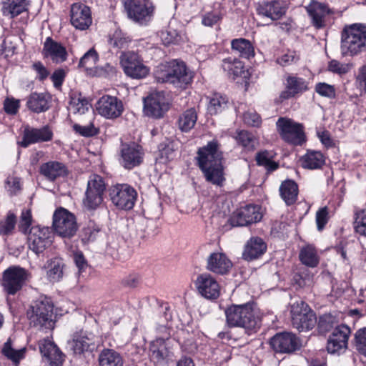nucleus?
Segmentation results:
<instances>
[{"mask_svg": "<svg viewBox=\"0 0 366 366\" xmlns=\"http://www.w3.org/2000/svg\"><path fill=\"white\" fill-rule=\"evenodd\" d=\"M196 159L205 179L213 184L221 186L225 178L222 165V152L219 149L218 142L213 140L200 147Z\"/></svg>", "mask_w": 366, "mask_h": 366, "instance_id": "f257e3e1", "label": "nucleus"}, {"mask_svg": "<svg viewBox=\"0 0 366 366\" xmlns=\"http://www.w3.org/2000/svg\"><path fill=\"white\" fill-rule=\"evenodd\" d=\"M226 323L229 327H240L247 332L260 327L262 316L254 304L232 305L224 310Z\"/></svg>", "mask_w": 366, "mask_h": 366, "instance_id": "f03ea898", "label": "nucleus"}, {"mask_svg": "<svg viewBox=\"0 0 366 366\" xmlns=\"http://www.w3.org/2000/svg\"><path fill=\"white\" fill-rule=\"evenodd\" d=\"M157 82L169 83L174 87L184 89L192 81V72L183 61L172 60L161 64L154 71Z\"/></svg>", "mask_w": 366, "mask_h": 366, "instance_id": "7ed1b4c3", "label": "nucleus"}, {"mask_svg": "<svg viewBox=\"0 0 366 366\" xmlns=\"http://www.w3.org/2000/svg\"><path fill=\"white\" fill-rule=\"evenodd\" d=\"M366 51V24L345 25L340 37V52L343 56L353 57Z\"/></svg>", "mask_w": 366, "mask_h": 366, "instance_id": "20e7f679", "label": "nucleus"}, {"mask_svg": "<svg viewBox=\"0 0 366 366\" xmlns=\"http://www.w3.org/2000/svg\"><path fill=\"white\" fill-rule=\"evenodd\" d=\"M53 307V304L47 297L39 298L34 301L27 312L30 324L39 328H52Z\"/></svg>", "mask_w": 366, "mask_h": 366, "instance_id": "39448f33", "label": "nucleus"}, {"mask_svg": "<svg viewBox=\"0 0 366 366\" xmlns=\"http://www.w3.org/2000/svg\"><path fill=\"white\" fill-rule=\"evenodd\" d=\"M292 324L300 332L312 330L317 323L315 313L303 301H297L291 305Z\"/></svg>", "mask_w": 366, "mask_h": 366, "instance_id": "423d86ee", "label": "nucleus"}, {"mask_svg": "<svg viewBox=\"0 0 366 366\" xmlns=\"http://www.w3.org/2000/svg\"><path fill=\"white\" fill-rule=\"evenodd\" d=\"M52 225L55 233L63 238L74 237L78 229L75 215L63 207L55 210Z\"/></svg>", "mask_w": 366, "mask_h": 366, "instance_id": "0eeeda50", "label": "nucleus"}, {"mask_svg": "<svg viewBox=\"0 0 366 366\" xmlns=\"http://www.w3.org/2000/svg\"><path fill=\"white\" fill-rule=\"evenodd\" d=\"M277 131L282 139L293 145H302L306 140L304 127L294 120L280 117L277 123Z\"/></svg>", "mask_w": 366, "mask_h": 366, "instance_id": "6e6552de", "label": "nucleus"}, {"mask_svg": "<svg viewBox=\"0 0 366 366\" xmlns=\"http://www.w3.org/2000/svg\"><path fill=\"white\" fill-rule=\"evenodd\" d=\"M128 17L141 25L146 24L153 16L154 6L149 0H123Z\"/></svg>", "mask_w": 366, "mask_h": 366, "instance_id": "1a4fd4ad", "label": "nucleus"}, {"mask_svg": "<svg viewBox=\"0 0 366 366\" xmlns=\"http://www.w3.org/2000/svg\"><path fill=\"white\" fill-rule=\"evenodd\" d=\"M30 273L19 266H11L3 273L2 286L9 295H15L30 279Z\"/></svg>", "mask_w": 366, "mask_h": 366, "instance_id": "9d476101", "label": "nucleus"}, {"mask_svg": "<svg viewBox=\"0 0 366 366\" xmlns=\"http://www.w3.org/2000/svg\"><path fill=\"white\" fill-rule=\"evenodd\" d=\"M106 186L102 177L92 174L89 177L83 204L88 210H94L103 202V195Z\"/></svg>", "mask_w": 366, "mask_h": 366, "instance_id": "9b49d317", "label": "nucleus"}, {"mask_svg": "<svg viewBox=\"0 0 366 366\" xmlns=\"http://www.w3.org/2000/svg\"><path fill=\"white\" fill-rule=\"evenodd\" d=\"M112 202L119 209H132L137 198V192L134 188L127 184H118L109 189Z\"/></svg>", "mask_w": 366, "mask_h": 366, "instance_id": "f8f14e48", "label": "nucleus"}, {"mask_svg": "<svg viewBox=\"0 0 366 366\" xmlns=\"http://www.w3.org/2000/svg\"><path fill=\"white\" fill-rule=\"evenodd\" d=\"M120 64L126 75L132 79H142L149 74V68L144 64L139 54L134 51L122 52Z\"/></svg>", "mask_w": 366, "mask_h": 366, "instance_id": "ddd939ff", "label": "nucleus"}, {"mask_svg": "<svg viewBox=\"0 0 366 366\" xmlns=\"http://www.w3.org/2000/svg\"><path fill=\"white\" fill-rule=\"evenodd\" d=\"M52 243V232L49 227H32L28 234L29 248L35 254L42 253Z\"/></svg>", "mask_w": 366, "mask_h": 366, "instance_id": "4468645a", "label": "nucleus"}, {"mask_svg": "<svg viewBox=\"0 0 366 366\" xmlns=\"http://www.w3.org/2000/svg\"><path fill=\"white\" fill-rule=\"evenodd\" d=\"M144 155L140 145L134 142L124 143L121 145L119 162L124 169L130 170L142 164Z\"/></svg>", "mask_w": 366, "mask_h": 366, "instance_id": "2eb2a0df", "label": "nucleus"}, {"mask_svg": "<svg viewBox=\"0 0 366 366\" xmlns=\"http://www.w3.org/2000/svg\"><path fill=\"white\" fill-rule=\"evenodd\" d=\"M70 350L75 355H84L92 353L96 348L95 336L87 331L75 332L72 339L68 342Z\"/></svg>", "mask_w": 366, "mask_h": 366, "instance_id": "dca6fc26", "label": "nucleus"}, {"mask_svg": "<svg viewBox=\"0 0 366 366\" xmlns=\"http://www.w3.org/2000/svg\"><path fill=\"white\" fill-rule=\"evenodd\" d=\"M262 217L259 207L249 204L237 209L229 222L232 227H244L259 222Z\"/></svg>", "mask_w": 366, "mask_h": 366, "instance_id": "f3484780", "label": "nucleus"}, {"mask_svg": "<svg viewBox=\"0 0 366 366\" xmlns=\"http://www.w3.org/2000/svg\"><path fill=\"white\" fill-rule=\"evenodd\" d=\"M269 344L275 352L284 354L292 353L300 347L299 338L289 332L277 333L270 339Z\"/></svg>", "mask_w": 366, "mask_h": 366, "instance_id": "a211bd4d", "label": "nucleus"}, {"mask_svg": "<svg viewBox=\"0 0 366 366\" xmlns=\"http://www.w3.org/2000/svg\"><path fill=\"white\" fill-rule=\"evenodd\" d=\"M96 110L102 117L114 119L119 117L124 111L122 102L110 95L102 97L96 103Z\"/></svg>", "mask_w": 366, "mask_h": 366, "instance_id": "6ab92c4d", "label": "nucleus"}, {"mask_svg": "<svg viewBox=\"0 0 366 366\" xmlns=\"http://www.w3.org/2000/svg\"><path fill=\"white\" fill-rule=\"evenodd\" d=\"M168 109L169 104L163 92H153L144 100V110L148 117L161 118Z\"/></svg>", "mask_w": 366, "mask_h": 366, "instance_id": "aec40b11", "label": "nucleus"}, {"mask_svg": "<svg viewBox=\"0 0 366 366\" xmlns=\"http://www.w3.org/2000/svg\"><path fill=\"white\" fill-rule=\"evenodd\" d=\"M195 287L198 292L208 300H216L220 295V286L209 273H202L197 277Z\"/></svg>", "mask_w": 366, "mask_h": 366, "instance_id": "412c9836", "label": "nucleus"}, {"mask_svg": "<svg viewBox=\"0 0 366 366\" xmlns=\"http://www.w3.org/2000/svg\"><path fill=\"white\" fill-rule=\"evenodd\" d=\"M53 138V132L48 126L41 128H34L26 126L24 127L22 140L19 144L26 148L30 144L51 141Z\"/></svg>", "mask_w": 366, "mask_h": 366, "instance_id": "4be33fe9", "label": "nucleus"}, {"mask_svg": "<svg viewBox=\"0 0 366 366\" xmlns=\"http://www.w3.org/2000/svg\"><path fill=\"white\" fill-rule=\"evenodd\" d=\"M350 329L345 325L335 328L327 340V349L330 353H339L347 347Z\"/></svg>", "mask_w": 366, "mask_h": 366, "instance_id": "5701e85b", "label": "nucleus"}, {"mask_svg": "<svg viewBox=\"0 0 366 366\" xmlns=\"http://www.w3.org/2000/svg\"><path fill=\"white\" fill-rule=\"evenodd\" d=\"M71 24L79 30L87 29L92 23L90 8L84 4L76 3L71 5Z\"/></svg>", "mask_w": 366, "mask_h": 366, "instance_id": "b1692460", "label": "nucleus"}, {"mask_svg": "<svg viewBox=\"0 0 366 366\" xmlns=\"http://www.w3.org/2000/svg\"><path fill=\"white\" fill-rule=\"evenodd\" d=\"M256 10L259 15L275 21L285 14L287 7L282 0H270L259 2L257 5Z\"/></svg>", "mask_w": 366, "mask_h": 366, "instance_id": "393cba45", "label": "nucleus"}, {"mask_svg": "<svg viewBox=\"0 0 366 366\" xmlns=\"http://www.w3.org/2000/svg\"><path fill=\"white\" fill-rule=\"evenodd\" d=\"M39 350L43 357L50 366H61L64 355L57 345L50 340L44 339L39 342Z\"/></svg>", "mask_w": 366, "mask_h": 366, "instance_id": "a878e982", "label": "nucleus"}, {"mask_svg": "<svg viewBox=\"0 0 366 366\" xmlns=\"http://www.w3.org/2000/svg\"><path fill=\"white\" fill-rule=\"evenodd\" d=\"M232 267L231 260L222 252L211 253L207 259V270L218 274H225Z\"/></svg>", "mask_w": 366, "mask_h": 366, "instance_id": "bb28decb", "label": "nucleus"}, {"mask_svg": "<svg viewBox=\"0 0 366 366\" xmlns=\"http://www.w3.org/2000/svg\"><path fill=\"white\" fill-rule=\"evenodd\" d=\"M266 242L259 237H251L245 244L242 257L247 261H252L262 257L267 251Z\"/></svg>", "mask_w": 366, "mask_h": 366, "instance_id": "cd10ccee", "label": "nucleus"}, {"mask_svg": "<svg viewBox=\"0 0 366 366\" xmlns=\"http://www.w3.org/2000/svg\"><path fill=\"white\" fill-rule=\"evenodd\" d=\"M43 53L44 56L49 57L55 63H62L67 59L66 48L60 43L47 37L44 44Z\"/></svg>", "mask_w": 366, "mask_h": 366, "instance_id": "c85d7f7f", "label": "nucleus"}, {"mask_svg": "<svg viewBox=\"0 0 366 366\" xmlns=\"http://www.w3.org/2000/svg\"><path fill=\"white\" fill-rule=\"evenodd\" d=\"M305 9L315 28L325 26V17L330 14V9L325 4L313 1Z\"/></svg>", "mask_w": 366, "mask_h": 366, "instance_id": "c756f323", "label": "nucleus"}, {"mask_svg": "<svg viewBox=\"0 0 366 366\" xmlns=\"http://www.w3.org/2000/svg\"><path fill=\"white\" fill-rule=\"evenodd\" d=\"M31 0H2L1 11L3 16L14 19L27 11Z\"/></svg>", "mask_w": 366, "mask_h": 366, "instance_id": "7c9ffc66", "label": "nucleus"}, {"mask_svg": "<svg viewBox=\"0 0 366 366\" xmlns=\"http://www.w3.org/2000/svg\"><path fill=\"white\" fill-rule=\"evenodd\" d=\"M308 89L306 81L300 77L290 76L286 80L285 90L280 95L282 99H288Z\"/></svg>", "mask_w": 366, "mask_h": 366, "instance_id": "2f4dec72", "label": "nucleus"}, {"mask_svg": "<svg viewBox=\"0 0 366 366\" xmlns=\"http://www.w3.org/2000/svg\"><path fill=\"white\" fill-rule=\"evenodd\" d=\"M39 172L49 181H54L59 177H64L68 172L65 164L56 161H50L42 164L40 166Z\"/></svg>", "mask_w": 366, "mask_h": 366, "instance_id": "473e14b6", "label": "nucleus"}, {"mask_svg": "<svg viewBox=\"0 0 366 366\" xmlns=\"http://www.w3.org/2000/svg\"><path fill=\"white\" fill-rule=\"evenodd\" d=\"M64 267L63 259L59 257H54L48 259L43 268L46 269V277L49 282H56L63 277Z\"/></svg>", "mask_w": 366, "mask_h": 366, "instance_id": "72a5a7b5", "label": "nucleus"}, {"mask_svg": "<svg viewBox=\"0 0 366 366\" xmlns=\"http://www.w3.org/2000/svg\"><path fill=\"white\" fill-rule=\"evenodd\" d=\"M49 99L47 94L34 92L28 97L26 106L34 112H44L49 109Z\"/></svg>", "mask_w": 366, "mask_h": 366, "instance_id": "f704fd0d", "label": "nucleus"}, {"mask_svg": "<svg viewBox=\"0 0 366 366\" xmlns=\"http://www.w3.org/2000/svg\"><path fill=\"white\" fill-rule=\"evenodd\" d=\"M325 157L322 152L318 151H307V153L300 159V165L308 169H317L325 164Z\"/></svg>", "mask_w": 366, "mask_h": 366, "instance_id": "c9c22d12", "label": "nucleus"}, {"mask_svg": "<svg viewBox=\"0 0 366 366\" xmlns=\"http://www.w3.org/2000/svg\"><path fill=\"white\" fill-rule=\"evenodd\" d=\"M222 68L229 78L235 79L244 72V64L235 57H228L222 60Z\"/></svg>", "mask_w": 366, "mask_h": 366, "instance_id": "e433bc0d", "label": "nucleus"}, {"mask_svg": "<svg viewBox=\"0 0 366 366\" xmlns=\"http://www.w3.org/2000/svg\"><path fill=\"white\" fill-rule=\"evenodd\" d=\"M231 48L233 52L245 59L254 56V49L250 41L244 38L232 40Z\"/></svg>", "mask_w": 366, "mask_h": 366, "instance_id": "4c0bfd02", "label": "nucleus"}, {"mask_svg": "<svg viewBox=\"0 0 366 366\" xmlns=\"http://www.w3.org/2000/svg\"><path fill=\"white\" fill-rule=\"evenodd\" d=\"M99 366H123L124 359L117 351L112 349L102 350L98 357Z\"/></svg>", "mask_w": 366, "mask_h": 366, "instance_id": "58836bf2", "label": "nucleus"}, {"mask_svg": "<svg viewBox=\"0 0 366 366\" xmlns=\"http://www.w3.org/2000/svg\"><path fill=\"white\" fill-rule=\"evenodd\" d=\"M280 193L287 205L293 204L297 199L298 186L293 180H285L280 187Z\"/></svg>", "mask_w": 366, "mask_h": 366, "instance_id": "ea45409f", "label": "nucleus"}, {"mask_svg": "<svg viewBox=\"0 0 366 366\" xmlns=\"http://www.w3.org/2000/svg\"><path fill=\"white\" fill-rule=\"evenodd\" d=\"M26 352V347H21L18 350L15 349L10 338L3 345L1 348L2 355L11 360L16 366L19 364L21 360L24 359Z\"/></svg>", "mask_w": 366, "mask_h": 366, "instance_id": "a19ab883", "label": "nucleus"}, {"mask_svg": "<svg viewBox=\"0 0 366 366\" xmlns=\"http://www.w3.org/2000/svg\"><path fill=\"white\" fill-rule=\"evenodd\" d=\"M300 261L309 267H316L320 262V257L316 248L312 244L302 247L299 253Z\"/></svg>", "mask_w": 366, "mask_h": 366, "instance_id": "79ce46f5", "label": "nucleus"}, {"mask_svg": "<svg viewBox=\"0 0 366 366\" xmlns=\"http://www.w3.org/2000/svg\"><path fill=\"white\" fill-rule=\"evenodd\" d=\"M169 333H165L162 337L157 338L151 343L150 352L152 358L157 362L164 360L168 356V350L166 347L165 340L169 339Z\"/></svg>", "mask_w": 366, "mask_h": 366, "instance_id": "37998d69", "label": "nucleus"}, {"mask_svg": "<svg viewBox=\"0 0 366 366\" xmlns=\"http://www.w3.org/2000/svg\"><path fill=\"white\" fill-rule=\"evenodd\" d=\"M197 114L194 108H190L183 112L179 117L178 125L181 131L187 132L195 125Z\"/></svg>", "mask_w": 366, "mask_h": 366, "instance_id": "c03bdc74", "label": "nucleus"}, {"mask_svg": "<svg viewBox=\"0 0 366 366\" xmlns=\"http://www.w3.org/2000/svg\"><path fill=\"white\" fill-rule=\"evenodd\" d=\"M273 158L272 152L264 150L257 153L255 160L257 165L264 167L269 172H273L279 167L278 163L273 161Z\"/></svg>", "mask_w": 366, "mask_h": 366, "instance_id": "a18cd8bd", "label": "nucleus"}, {"mask_svg": "<svg viewBox=\"0 0 366 366\" xmlns=\"http://www.w3.org/2000/svg\"><path fill=\"white\" fill-rule=\"evenodd\" d=\"M235 139L239 144L248 151H253L258 144L257 139L246 130L237 131Z\"/></svg>", "mask_w": 366, "mask_h": 366, "instance_id": "49530a36", "label": "nucleus"}, {"mask_svg": "<svg viewBox=\"0 0 366 366\" xmlns=\"http://www.w3.org/2000/svg\"><path fill=\"white\" fill-rule=\"evenodd\" d=\"M228 99L220 94H214L209 100L207 111L211 115L221 113L227 108Z\"/></svg>", "mask_w": 366, "mask_h": 366, "instance_id": "de8ad7c7", "label": "nucleus"}, {"mask_svg": "<svg viewBox=\"0 0 366 366\" xmlns=\"http://www.w3.org/2000/svg\"><path fill=\"white\" fill-rule=\"evenodd\" d=\"M90 104L88 100L81 96L71 97L69 110L74 114H84L89 111Z\"/></svg>", "mask_w": 366, "mask_h": 366, "instance_id": "09e8293b", "label": "nucleus"}, {"mask_svg": "<svg viewBox=\"0 0 366 366\" xmlns=\"http://www.w3.org/2000/svg\"><path fill=\"white\" fill-rule=\"evenodd\" d=\"M99 59L97 51L92 48L80 59L79 66L89 69L95 66Z\"/></svg>", "mask_w": 366, "mask_h": 366, "instance_id": "8fccbe9b", "label": "nucleus"}, {"mask_svg": "<svg viewBox=\"0 0 366 366\" xmlns=\"http://www.w3.org/2000/svg\"><path fill=\"white\" fill-rule=\"evenodd\" d=\"M131 42V39L122 34L120 31H115L109 39V44L118 49H126Z\"/></svg>", "mask_w": 366, "mask_h": 366, "instance_id": "3c124183", "label": "nucleus"}, {"mask_svg": "<svg viewBox=\"0 0 366 366\" xmlns=\"http://www.w3.org/2000/svg\"><path fill=\"white\" fill-rule=\"evenodd\" d=\"M356 350L366 357V327L358 330L355 335Z\"/></svg>", "mask_w": 366, "mask_h": 366, "instance_id": "603ef678", "label": "nucleus"}, {"mask_svg": "<svg viewBox=\"0 0 366 366\" xmlns=\"http://www.w3.org/2000/svg\"><path fill=\"white\" fill-rule=\"evenodd\" d=\"M355 216L354 227L356 232L366 237V209L356 212Z\"/></svg>", "mask_w": 366, "mask_h": 366, "instance_id": "864d4df0", "label": "nucleus"}, {"mask_svg": "<svg viewBox=\"0 0 366 366\" xmlns=\"http://www.w3.org/2000/svg\"><path fill=\"white\" fill-rule=\"evenodd\" d=\"M16 225V216L14 214H8L7 217L0 222V234L3 235L9 234Z\"/></svg>", "mask_w": 366, "mask_h": 366, "instance_id": "5fc2aeb1", "label": "nucleus"}, {"mask_svg": "<svg viewBox=\"0 0 366 366\" xmlns=\"http://www.w3.org/2000/svg\"><path fill=\"white\" fill-rule=\"evenodd\" d=\"M315 92L320 96L332 99L335 97V89L334 86L324 82L317 83L315 86Z\"/></svg>", "mask_w": 366, "mask_h": 366, "instance_id": "6e6d98bb", "label": "nucleus"}, {"mask_svg": "<svg viewBox=\"0 0 366 366\" xmlns=\"http://www.w3.org/2000/svg\"><path fill=\"white\" fill-rule=\"evenodd\" d=\"M161 37L164 44L165 45L177 44L181 39V37L177 31L170 28L168 30L162 32Z\"/></svg>", "mask_w": 366, "mask_h": 366, "instance_id": "4d7b16f0", "label": "nucleus"}, {"mask_svg": "<svg viewBox=\"0 0 366 366\" xmlns=\"http://www.w3.org/2000/svg\"><path fill=\"white\" fill-rule=\"evenodd\" d=\"M32 221L31 213L29 209H23L21 217L20 222L19 224V230L26 234L28 231V229L31 226Z\"/></svg>", "mask_w": 366, "mask_h": 366, "instance_id": "13d9d810", "label": "nucleus"}, {"mask_svg": "<svg viewBox=\"0 0 366 366\" xmlns=\"http://www.w3.org/2000/svg\"><path fill=\"white\" fill-rule=\"evenodd\" d=\"M335 324V317L329 314L322 315L318 321V328L322 332L329 331Z\"/></svg>", "mask_w": 366, "mask_h": 366, "instance_id": "bf43d9fd", "label": "nucleus"}, {"mask_svg": "<svg viewBox=\"0 0 366 366\" xmlns=\"http://www.w3.org/2000/svg\"><path fill=\"white\" fill-rule=\"evenodd\" d=\"M299 60V56L295 51H288L286 54L277 59V63L286 66Z\"/></svg>", "mask_w": 366, "mask_h": 366, "instance_id": "052dcab7", "label": "nucleus"}, {"mask_svg": "<svg viewBox=\"0 0 366 366\" xmlns=\"http://www.w3.org/2000/svg\"><path fill=\"white\" fill-rule=\"evenodd\" d=\"M244 122L249 126L258 127L261 125L262 119L256 112L248 111L243 114Z\"/></svg>", "mask_w": 366, "mask_h": 366, "instance_id": "680f3d73", "label": "nucleus"}, {"mask_svg": "<svg viewBox=\"0 0 366 366\" xmlns=\"http://www.w3.org/2000/svg\"><path fill=\"white\" fill-rule=\"evenodd\" d=\"M100 228L93 222H89L86 227L83 229L84 238L87 241H93L96 239V237Z\"/></svg>", "mask_w": 366, "mask_h": 366, "instance_id": "e2e57ef3", "label": "nucleus"}, {"mask_svg": "<svg viewBox=\"0 0 366 366\" xmlns=\"http://www.w3.org/2000/svg\"><path fill=\"white\" fill-rule=\"evenodd\" d=\"M328 209L327 207L320 208L316 213V222L318 230H322L328 221Z\"/></svg>", "mask_w": 366, "mask_h": 366, "instance_id": "0e129e2a", "label": "nucleus"}, {"mask_svg": "<svg viewBox=\"0 0 366 366\" xmlns=\"http://www.w3.org/2000/svg\"><path fill=\"white\" fill-rule=\"evenodd\" d=\"M347 64H342L337 60H331L328 64V70L332 73L343 74L349 71Z\"/></svg>", "mask_w": 366, "mask_h": 366, "instance_id": "69168bd1", "label": "nucleus"}, {"mask_svg": "<svg viewBox=\"0 0 366 366\" xmlns=\"http://www.w3.org/2000/svg\"><path fill=\"white\" fill-rule=\"evenodd\" d=\"M5 188L11 194H14L20 190V180L16 177H8L5 182Z\"/></svg>", "mask_w": 366, "mask_h": 366, "instance_id": "338daca9", "label": "nucleus"}, {"mask_svg": "<svg viewBox=\"0 0 366 366\" xmlns=\"http://www.w3.org/2000/svg\"><path fill=\"white\" fill-rule=\"evenodd\" d=\"M74 131L84 137H91L97 133V129L92 124L86 126H81L79 124H74L73 126Z\"/></svg>", "mask_w": 366, "mask_h": 366, "instance_id": "774afa93", "label": "nucleus"}]
</instances>
